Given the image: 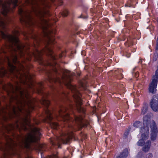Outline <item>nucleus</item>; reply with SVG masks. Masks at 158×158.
<instances>
[{
  "instance_id": "1",
  "label": "nucleus",
  "mask_w": 158,
  "mask_h": 158,
  "mask_svg": "<svg viewBox=\"0 0 158 158\" xmlns=\"http://www.w3.org/2000/svg\"><path fill=\"white\" fill-rule=\"evenodd\" d=\"M9 87L10 90L8 91V93L10 102L15 100L17 104L16 106L12 107V114L15 116L19 115V113L24 114V117L23 123L21 125L23 126L28 125L31 127V133L27 135L19 136L18 145L21 147H24L28 148L30 143L39 140L41 135L39 128L34 126L31 127L28 115L33 109L34 100L29 96L28 91L21 90L20 85L19 83H17L15 85L10 84ZM9 139L7 142L9 148H12L13 147L17 145L11 139Z\"/></svg>"
},
{
  "instance_id": "2",
  "label": "nucleus",
  "mask_w": 158,
  "mask_h": 158,
  "mask_svg": "<svg viewBox=\"0 0 158 158\" xmlns=\"http://www.w3.org/2000/svg\"><path fill=\"white\" fill-rule=\"evenodd\" d=\"M52 1L53 0H51ZM27 3L33 5L34 13L39 19L35 22L33 20L30 13L24 11L22 8L19 9V14L20 16V21L27 25L31 26L35 24L39 25L43 29L46 30L48 25L47 21L44 19L48 15V8L49 5L47 0H26Z\"/></svg>"
},
{
  "instance_id": "3",
  "label": "nucleus",
  "mask_w": 158,
  "mask_h": 158,
  "mask_svg": "<svg viewBox=\"0 0 158 158\" xmlns=\"http://www.w3.org/2000/svg\"><path fill=\"white\" fill-rule=\"evenodd\" d=\"M72 75V73L68 70H66L61 79L58 78L53 79L49 77V81H52L54 82L57 81L59 83L63 82L67 87L70 89L73 94V97L76 103V106L77 110L80 112L84 113L85 110L81 106L82 103L81 98V95L79 93L77 88L70 83L71 81V76Z\"/></svg>"
},
{
  "instance_id": "4",
  "label": "nucleus",
  "mask_w": 158,
  "mask_h": 158,
  "mask_svg": "<svg viewBox=\"0 0 158 158\" xmlns=\"http://www.w3.org/2000/svg\"><path fill=\"white\" fill-rule=\"evenodd\" d=\"M143 127L141 128H145L147 127L149 130L148 127H150L151 129V139L154 140L156 139L158 134V127L153 121H151L150 118L147 116H145L143 118Z\"/></svg>"
},
{
  "instance_id": "5",
  "label": "nucleus",
  "mask_w": 158,
  "mask_h": 158,
  "mask_svg": "<svg viewBox=\"0 0 158 158\" xmlns=\"http://www.w3.org/2000/svg\"><path fill=\"white\" fill-rule=\"evenodd\" d=\"M73 137V133L71 131L63 134L60 137L56 138V139L52 140L51 142L53 145L57 144L58 148H60V143H62L66 144L69 143L70 139Z\"/></svg>"
},
{
  "instance_id": "6",
  "label": "nucleus",
  "mask_w": 158,
  "mask_h": 158,
  "mask_svg": "<svg viewBox=\"0 0 158 158\" xmlns=\"http://www.w3.org/2000/svg\"><path fill=\"white\" fill-rule=\"evenodd\" d=\"M158 70L156 72L155 75L152 77V81L150 83L149 87V91L150 93L154 94L156 92V87L158 81Z\"/></svg>"
},
{
  "instance_id": "7",
  "label": "nucleus",
  "mask_w": 158,
  "mask_h": 158,
  "mask_svg": "<svg viewBox=\"0 0 158 158\" xmlns=\"http://www.w3.org/2000/svg\"><path fill=\"white\" fill-rule=\"evenodd\" d=\"M140 133L141 134V139L139 141L137 144L139 146H142L144 144L145 140L148 139L149 137L148 128L145 127V128H141Z\"/></svg>"
},
{
  "instance_id": "8",
  "label": "nucleus",
  "mask_w": 158,
  "mask_h": 158,
  "mask_svg": "<svg viewBox=\"0 0 158 158\" xmlns=\"http://www.w3.org/2000/svg\"><path fill=\"white\" fill-rule=\"evenodd\" d=\"M45 52L50 55L53 60H55V58L54 56L52 55V52L51 49L49 47H46V49L41 51H39L38 50L35 49L34 52L32 53V54L34 57L37 59H40V55L43 52Z\"/></svg>"
},
{
  "instance_id": "9",
  "label": "nucleus",
  "mask_w": 158,
  "mask_h": 158,
  "mask_svg": "<svg viewBox=\"0 0 158 158\" xmlns=\"http://www.w3.org/2000/svg\"><path fill=\"white\" fill-rule=\"evenodd\" d=\"M75 123L77 126L79 127L80 128L86 125L84 123L83 118L81 116H75V120L73 121L71 120L69 122V127H72L73 125L71 124L72 123L74 124Z\"/></svg>"
},
{
  "instance_id": "10",
  "label": "nucleus",
  "mask_w": 158,
  "mask_h": 158,
  "mask_svg": "<svg viewBox=\"0 0 158 158\" xmlns=\"http://www.w3.org/2000/svg\"><path fill=\"white\" fill-rule=\"evenodd\" d=\"M45 113L47 114V119L49 120L50 125L52 128L57 129L58 127L57 124L54 122L52 116L49 110L47 109L45 110Z\"/></svg>"
},
{
  "instance_id": "11",
  "label": "nucleus",
  "mask_w": 158,
  "mask_h": 158,
  "mask_svg": "<svg viewBox=\"0 0 158 158\" xmlns=\"http://www.w3.org/2000/svg\"><path fill=\"white\" fill-rule=\"evenodd\" d=\"M58 116L61 118L64 121L66 120H68L69 118L66 108L64 107L61 108L59 111L58 115H57L56 116L57 118Z\"/></svg>"
},
{
  "instance_id": "12",
  "label": "nucleus",
  "mask_w": 158,
  "mask_h": 158,
  "mask_svg": "<svg viewBox=\"0 0 158 158\" xmlns=\"http://www.w3.org/2000/svg\"><path fill=\"white\" fill-rule=\"evenodd\" d=\"M150 105L153 111H158V94H156L153 96L150 102Z\"/></svg>"
},
{
  "instance_id": "13",
  "label": "nucleus",
  "mask_w": 158,
  "mask_h": 158,
  "mask_svg": "<svg viewBox=\"0 0 158 158\" xmlns=\"http://www.w3.org/2000/svg\"><path fill=\"white\" fill-rule=\"evenodd\" d=\"M52 34H53V32L50 30H48L45 33V35L47 37V43L49 45L53 43L54 40L53 35Z\"/></svg>"
},
{
  "instance_id": "14",
  "label": "nucleus",
  "mask_w": 158,
  "mask_h": 158,
  "mask_svg": "<svg viewBox=\"0 0 158 158\" xmlns=\"http://www.w3.org/2000/svg\"><path fill=\"white\" fill-rule=\"evenodd\" d=\"M151 144V142L148 141L146 143L145 145L142 148V150L145 152H148L150 148Z\"/></svg>"
},
{
  "instance_id": "15",
  "label": "nucleus",
  "mask_w": 158,
  "mask_h": 158,
  "mask_svg": "<svg viewBox=\"0 0 158 158\" xmlns=\"http://www.w3.org/2000/svg\"><path fill=\"white\" fill-rule=\"evenodd\" d=\"M19 127V125L17 123H15V125L10 124L7 127H6V128L8 131H10V130H13L16 128H18Z\"/></svg>"
},
{
  "instance_id": "16",
  "label": "nucleus",
  "mask_w": 158,
  "mask_h": 158,
  "mask_svg": "<svg viewBox=\"0 0 158 158\" xmlns=\"http://www.w3.org/2000/svg\"><path fill=\"white\" fill-rule=\"evenodd\" d=\"M128 151L127 150H125L117 158H126L128 155Z\"/></svg>"
},
{
  "instance_id": "17",
  "label": "nucleus",
  "mask_w": 158,
  "mask_h": 158,
  "mask_svg": "<svg viewBox=\"0 0 158 158\" xmlns=\"http://www.w3.org/2000/svg\"><path fill=\"white\" fill-rule=\"evenodd\" d=\"M40 102L42 104L45 106L46 107H47L49 104V101L44 98L42 99Z\"/></svg>"
},
{
  "instance_id": "18",
  "label": "nucleus",
  "mask_w": 158,
  "mask_h": 158,
  "mask_svg": "<svg viewBox=\"0 0 158 158\" xmlns=\"http://www.w3.org/2000/svg\"><path fill=\"white\" fill-rule=\"evenodd\" d=\"M42 87V85L41 83H39L36 86V90L38 93L41 92Z\"/></svg>"
},
{
  "instance_id": "19",
  "label": "nucleus",
  "mask_w": 158,
  "mask_h": 158,
  "mask_svg": "<svg viewBox=\"0 0 158 158\" xmlns=\"http://www.w3.org/2000/svg\"><path fill=\"white\" fill-rule=\"evenodd\" d=\"M7 72V71L3 68H0V76L4 75Z\"/></svg>"
},
{
  "instance_id": "20",
  "label": "nucleus",
  "mask_w": 158,
  "mask_h": 158,
  "mask_svg": "<svg viewBox=\"0 0 158 158\" xmlns=\"http://www.w3.org/2000/svg\"><path fill=\"white\" fill-rule=\"evenodd\" d=\"M43 147V145L38 144L35 147V149L36 150H38L41 151L42 150Z\"/></svg>"
},
{
  "instance_id": "21",
  "label": "nucleus",
  "mask_w": 158,
  "mask_h": 158,
  "mask_svg": "<svg viewBox=\"0 0 158 158\" xmlns=\"http://www.w3.org/2000/svg\"><path fill=\"white\" fill-rule=\"evenodd\" d=\"M147 110V106H144L142 109V114H144Z\"/></svg>"
},
{
  "instance_id": "22",
  "label": "nucleus",
  "mask_w": 158,
  "mask_h": 158,
  "mask_svg": "<svg viewBox=\"0 0 158 158\" xmlns=\"http://www.w3.org/2000/svg\"><path fill=\"white\" fill-rule=\"evenodd\" d=\"M141 125V123L139 122H136L134 124V126L136 127H138Z\"/></svg>"
},
{
  "instance_id": "23",
  "label": "nucleus",
  "mask_w": 158,
  "mask_h": 158,
  "mask_svg": "<svg viewBox=\"0 0 158 158\" xmlns=\"http://www.w3.org/2000/svg\"><path fill=\"white\" fill-rule=\"evenodd\" d=\"M68 14V11L67 10H64L62 13V15L64 16H67Z\"/></svg>"
},
{
  "instance_id": "24",
  "label": "nucleus",
  "mask_w": 158,
  "mask_h": 158,
  "mask_svg": "<svg viewBox=\"0 0 158 158\" xmlns=\"http://www.w3.org/2000/svg\"><path fill=\"white\" fill-rule=\"evenodd\" d=\"M128 135V132H126L124 135V136L123 138L124 139H126L127 135Z\"/></svg>"
},
{
  "instance_id": "25",
  "label": "nucleus",
  "mask_w": 158,
  "mask_h": 158,
  "mask_svg": "<svg viewBox=\"0 0 158 158\" xmlns=\"http://www.w3.org/2000/svg\"><path fill=\"white\" fill-rule=\"evenodd\" d=\"M5 112L4 109L2 108L0 109V114H1L2 113H4Z\"/></svg>"
},
{
  "instance_id": "26",
  "label": "nucleus",
  "mask_w": 158,
  "mask_h": 158,
  "mask_svg": "<svg viewBox=\"0 0 158 158\" xmlns=\"http://www.w3.org/2000/svg\"><path fill=\"white\" fill-rule=\"evenodd\" d=\"M57 156L56 155H54L53 156H50L48 157L47 158H57Z\"/></svg>"
},
{
  "instance_id": "27",
  "label": "nucleus",
  "mask_w": 158,
  "mask_h": 158,
  "mask_svg": "<svg viewBox=\"0 0 158 158\" xmlns=\"http://www.w3.org/2000/svg\"><path fill=\"white\" fill-rule=\"evenodd\" d=\"M156 49L158 50V37L157 38L156 41Z\"/></svg>"
},
{
  "instance_id": "28",
  "label": "nucleus",
  "mask_w": 158,
  "mask_h": 158,
  "mask_svg": "<svg viewBox=\"0 0 158 158\" xmlns=\"http://www.w3.org/2000/svg\"><path fill=\"white\" fill-rule=\"evenodd\" d=\"M81 87H82L84 89H85V85L82 83H81Z\"/></svg>"
},
{
  "instance_id": "29",
  "label": "nucleus",
  "mask_w": 158,
  "mask_h": 158,
  "mask_svg": "<svg viewBox=\"0 0 158 158\" xmlns=\"http://www.w3.org/2000/svg\"><path fill=\"white\" fill-rule=\"evenodd\" d=\"M142 155V153L141 152H139L138 153V155L139 156H141Z\"/></svg>"
},
{
  "instance_id": "30",
  "label": "nucleus",
  "mask_w": 158,
  "mask_h": 158,
  "mask_svg": "<svg viewBox=\"0 0 158 158\" xmlns=\"http://www.w3.org/2000/svg\"><path fill=\"white\" fill-rule=\"evenodd\" d=\"M135 77H137L139 76V74L138 73H136L135 74Z\"/></svg>"
},
{
  "instance_id": "31",
  "label": "nucleus",
  "mask_w": 158,
  "mask_h": 158,
  "mask_svg": "<svg viewBox=\"0 0 158 158\" xmlns=\"http://www.w3.org/2000/svg\"><path fill=\"white\" fill-rule=\"evenodd\" d=\"M35 122V124H38L39 123V122L38 121H37L36 120H35L34 121Z\"/></svg>"
},
{
  "instance_id": "32",
  "label": "nucleus",
  "mask_w": 158,
  "mask_h": 158,
  "mask_svg": "<svg viewBox=\"0 0 158 158\" xmlns=\"http://www.w3.org/2000/svg\"><path fill=\"white\" fill-rule=\"evenodd\" d=\"M64 52L62 54L60 55V56H59L60 57H61L62 56H64Z\"/></svg>"
},
{
  "instance_id": "33",
  "label": "nucleus",
  "mask_w": 158,
  "mask_h": 158,
  "mask_svg": "<svg viewBox=\"0 0 158 158\" xmlns=\"http://www.w3.org/2000/svg\"><path fill=\"white\" fill-rule=\"evenodd\" d=\"M149 156L150 157H152V154H151V153H149Z\"/></svg>"
},
{
  "instance_id": "34",
  "label": "nucleus",
  "mask_w": 158,
  "mask_h": 158,
  "mask_svg": "<svg viewBox=\"0 0 158 158\" xmlns=\"http://www.w3.org/2000/svg\"><path fill=\"white\" fill-rule=\"evenodd\" d=\"M2 52L5 53L6 52L3 49L2 50Z\"/></svg>"
},
{
  "instance_id": "35",
  "label": "nucleus",
  "mask_w": 158,
  "mask_h": 158,
  "mask_svg": "<svg viewBox=\"0 0 158 158\" xmlns=\"http://www.w3.org/2000/svg\"><path fill=\"white\" fill-rule=\"evenodd\" d=\"M50 65L51 66H53V64H50Z\"/></svg>"
},
{
  "instance_id": "36",
  "label": "nucleus",
  "mask_w": 158,
  "mask_h": 158,
  "mask_svg": "<svg viewBox=\"0 0 158 158\" xmlns=\"http://www.w3.org/2000/svg\"><path fill=\"white\" fill-rule=\"evenodd\" d=\"M26 158H31L30 156H29Z\"/></svg>"
},
{
  "instance_id": "37",
  "label": "nucleus",
  "mask_w": 158,
  "mask_h": 158,
  "mask_svg": "<svg viewBox=\"0 0 158 158\" xmlns=\"http://www.w3.org/2000/svg\"><path fill=\"white\" fill-rule=\"evenodd\" d=\"M155 57H156V59H155V60H156V59L157 58V56H155Z\"/></svg>"
},
{
  "instance_id": "38",
  "label": "nucleus",
  "mask_w": 158,
  "mask_h": 158,
  "mask_svg": "<svg viewBox=\"0 0 158 158\" xmlns=\"http://www.w3.org/2000/svg\"><path fill=\"white\" fill-rule=\"evenodd\" d=\"M55 64V63L54 62V63L53 65Z\"/></svg>"
},
{
  "instance_id": "39",
  "label": "nucleus",
  "mask_w": 158,
  "mask_h": 158,
  "mask_svg": "<svg viewBox=\"0 0 158 158\" xmlns=\"http://www.w3.org/2000/svg\"><path fill=\"white\" fill-rule=\"evenodd\" d=\"M158 70V69H157V70L156 71H157ZM157 74H158V73Z\"/></svg>"
},
{
  "instance_id": "40",
  "label": "nucleus",
  "mask_w": 158,
  "mask_h": 158,
  "mask_svg": "<svg viewBox=\"0 0 158 158\" xmlns=\"http://www.w3.org/2000/svg\"><path fill=\"white\" fill-rule=\"evenodd\" d=\"M36 37H35V40H36L37 39H36Z\"/></svg>"
},
{
  "instance_id": "41",
  "label": "nucleus",
  "mask_w": 158,
  "mask_h": 158,
  "mask_svg": "<svg viewBox=\"0 0 158 158\" xmlns=\"http://www.w3.org/2000/svg\"><path fill=\"white\" fill-rule=\"evenodd\" d=\"M34 46H35V44H34Z\"/></svg>"
}]
</instances>
